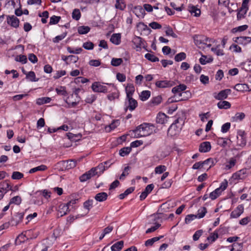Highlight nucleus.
<instances>
[{"instance_id":"20","label":"nucleus","mask_w":251,"mask_h":251,"mask_svg":"<svg viewBox=\"0 0 251 251\" xmlns=\"http://www.w3.org/2000/svg\"><path fill=\"white\" fill-rule=\"evenodd\" d=\"M234 89L238 91L241 92L249 91V87L246 84H237L235 85Z\"/></svg>"},{"instance_id":"22","label":"nucleus","mask_w":251,"mask_h":251,"mask_svg":"<svg viewBox=\"0 0 251 251\" xmlns=\"http://www.w3.org/2000/svg\"><path fill=\"white\" fill-rule=\"evenodd\" d=\"M187 88L186 85L184 84H179L172 89V93L174 94L181 92L182 91H185Z\"/></svg>"},{"instance_id":"10","label":"nucleus","mask_w":251,"mask_h":251,"mask_svg":"<svg viewBox=\"0 0 251 251\" xmlns=\"http://www.w3.org/2000/svg\"><path fill=\"white\" fill-rule=\"evenodd\" d=\"M244 135V131L240 130L238 132V135L237 136V144L240 146H243L246 145V140Z\"/></svg>"},{"instance_id":"52","label":"nucleus","mask_w":251,"mask_h":251,"mask_svg":"<svg viewBox=\"0 0 251 251\" xmlns=\"http://www.w3.org/2000/svg\"><path fill=\"white\" fill-rule=\"evenodd\" d=\"M189 11L192 13H194L196 17H198L201 14V10L199 9L196 8L195 6H193L190 7Z\"/></svg>"},{"instance_id":"5","label":"nucleus","mask_w":251,"mask_h":251,"mask_svg":"<svg viewBox=\"0 0 251 251\" xmlns=\"http://www.w3.org/2000/svg\"><path fill=\"white\" fill-rule=\"evenodd\" d=\"M92 90L95 92L107 93V89L106 86L102 85L99 82H94L91 86Z\"/></svg>"},{"instance_id":"43","label":"nucleus","mask_w":251,"mask_h":251,"mask_svg":"<svg viewBox=\"0 0 251 251\" xmlns=\"http://www.w3.org/2000/svg\"><path fill=\"white\" fill-rule=\"evenodd\" d=\"M165 33L167 36H171L174 38H177V35L173 31L172 28L170 26H167L166 27V30H165Z\"/></svg>"},{"instance_id":"56","label":"nucleus","mask_w":251,"mask_h":251,"mask_svg":"<svg viewBox=\"0 0 251 251\" xmlns=\"http://www.w3.org/2000/svg\"><path fill=\"white\" fill-rule=\"evenodd\" d=\"M94 47V44L91 42H86L83 44V47L87 50H91L93 49Z\"/></svg>"},{"instance_id":"51","label":"nucleus","mask_w":251,"mask_h":251,"mask_svg":"<svg viewBox=\"0 0 251 251\" xmlns=\"http://www.w3.org/2000/svg\"><path fill=\"white\" fill-rule=\"evenodd\" d=\"M93 202H94V201L93 200H89L84 202V203H83L84 207L85 208H86V209H87V210H88L87 213L90 210L91 207H92Z\"/></svg>"},{"instance_id":"9","label":"nucleus","mask_w":251,"mask_h":251,"mask_svg":"<svg viewBox=\"0 0 251 251\" xmlns=\"http://www.w3.org/2000/svg\"><path fill=\"white\" fill-rule=\"evenodd\" d=\"M154 188L153 184H151L147 186L144 191L141 193L140 196L141 201L145 200L149 194H150Z\"/></svg>"},{"instance_id":"46","label":"nucleus","mask_w":251,"mask_h":251,"mask_svg":"<svg viewBox=\"0 0 251 251\" xmlns=\"http://www.w3.org/2000/svg\"><path fill=\"white\" fill-rule=\"evenodd\" d=\"M123 62V59L122 58H113L111 60V64L113 66H119Z\"/></svg>"},{"instance_id":"54","label":"nucleus","mask_w":251,"mask_h":251,"mask_svg":"<svg viewBox=\"0 0 251 251\" xmlns=\"http://www.w3.org/2000/svg\"><path fill=\"white\" fill-rule=\"evenodd\" d=\"M61 17L59 16H56L53 15L50 18V25H55L57 24L60 21Z\"/></svg>"},{"instance_id":"31","label":"nucleus","mask_w":251,"mask_h":251,"mask_svg":"<svg viewBox=\"0 0 251 251\" xmlns=\"http://www.w3.org/2000/svg\"><path fill=\"white\" fill-rule=\"evenodd\" d=\"M163 236H160L159 237H155L151 239H148L145 242V245L146 246H151L154 242L158 241Z\"/></svg>"},{"instance_id":"30","label":"nucleus","mask_w":251,"mask_h":251,"mask_svg":"<svg viewBox=\"0 0 251 251\" xmlns=\"http://www.w3.org/2000/svg\"><path fill=\"white\" fill-rule=\"evenodd\" d=\"M134 190V187H129L123 193L121 194L119 196V199L120 200L124 199L126 196L129 194L131 193Z\"/></svg>"},{"instance_id":"64","label":"nucleus","mask_w":251,"mask_h":251,"mask_svg":"<svg viewBox=\"0 0 251 251\" xmlns=\"http://www.w3.org/2000/svg\"><path fill=\"white\" fill-rule=\"evenodd\" d=\"M197 218V215L194 214H189L186 216L185 218V223H189L191 221Z\"/></svg>"},{"instance_id":"48","label":"nucleus","mask_w":251,"mask_h":251,"mask_svg":"<svg viewBox=\"0 0 251 251\" xmlns=\"http://www.w3.org/2000/svg\"><path fill=\"white\" fill-rule=\"evenodd\" d=\"M26 78L31 81H37L38 80V79H36L35 74L32 71H30L26 74Z\"/></svg>"},{"instance_id":"32","label":"nucleus","mask_w":251,"mask_h":251,"mask_svg":"<svg viewBox=\"0 0 251 251\" xmlns=\"http://www.w3.org/2000/svg\"><path fill=\"white\" fill-rule=\"evenodd\" d=\"M96 174H83L79 177L81 182H84L94 176Z\"/></svg>"},{"instance_id":"61","label":"nucleus","mask_w":251,"mask_h":251,"mask_svg":"<svg viewBox=\"0 0 251 251\" xmlns=\"http://www.w3.org/2000/svg\"><path fill=\"white\" fill-rule=\"evenodd\" d=\"M203 231L202 229L197 230L193 235V238L194 241H197L202 235Z\"/></svg>"},{"instance_id":"33","label":"nucleus","mask_w":251,"mask_h":251,"mask_svg":"<svg viewBox=\"0 0 251 251\" xmlns=\"http://www.w3.org/2000/svg\"><path fill=\"white\" fill-rule=\"evenodd\" d=\"M50 192H48L47 190H44L43 191H39L35 193V194L38 196L43 195L46 199H48L50 197Z\"/></svg>"},{"instance_id":"12","label":"nucleus","mask_w":251,"mask_h":251,"mask_svg":"<svg viewBox=\"0 0 251 251\" xmlns=\"http://www.w3.org/2000/svg\"><path fill=\"white\" fill-rule=\"evenodd\" d=\"M126 99L128 101V106L126 108V110H127V108L130 111H133L137 106L138 103L137 101L132 98V97L126 98Z\"/></svg>"},{"instance_id":"1","label":"nucleus","mask_w":251,"mask_h":251,"mask_svg":"<svg viewBox=\"0 0 251 251\" xmlns=\"http://www.w3.org/2000/svg\"><path fill=\"white\" fill-rule=\"evenodd\" d=\"M184 122L183 118H177L169 128L168 134L171 136L177 135L181 131Z\"/></svg>"},{"instance_id":"41","label":"nucleus","mask_w":251,"mask_h":251,"mask_svg":"<svg viewBox=\"0 0 251 251\" xmlns=\"http://www.w3.org/2000/svg\"><path fill=\"white\" fill-rule=\"evenodd\" d=\"M162 100V97L161 96H158L152 98L151 101V103L153 105H157L161 102Z\"/></svg>"},{"instance_id":"3","label":"nucleus","mask_w":251,"mask_h":251,"mask_svg":"<svg viewBox=\"0 0 251 251\" xmlns=\"http://www.w3.org/2000/svg\"><path fill=\"white\" fill-rule=\"evenodd\" d=\"M76 162L75 160H71L59 162L57 164V168L59 171H68L70 169L75 167Z\"/></svg>"},{"instance_id":"35","label":"nucleus","mask_w":251,"mask_h":251,"mask_svg":"<svg viewBox=\"0 0 251 251\" xmlns=\"http://www.w3.org/2000/svg\"><path fill=\"white\" fill-rule=\"evenodd\" d=\"M131 151V148L130 147H124L121 149L119 151V154L122 156H124L127 155Z\"/></svg>"},{"instance_id":"8","label":"nucleus","mask_w":251,"mask_h":251,"mask_svg":"<svg viewBox=\"0 0 251 251\" xmlns=\"http://www.w3.org/2000/svg\"><path fill=\"white\" fill-rule=\"evenodd\" d=\"M231 93V90L229 89H225L221 91L216 96L215 98L219 100H223L227 98L228 95Z\"/></svg>"},{"instance_id":"45","label":"nucleus","mask_w":251,"mask_h":251,"mask_svg":"<svg viewBox=\"0 0 251 251\" xmlns=\"http://www.w3.org/2000/svg\"><path fill=\"white\" fill-rule=\"evenodd\" d=\"M15 60L17 62H20L22 64H25L27 62V58L26 56L25 55H20L17 56Z\"/></svg>"},{"instance_id":"4","label":"nucleus","mask_w":251,"mask_h":251,"mask_svg":"<svg viewBox=\"0 0 251 251\" xmlns=\"http://www.w3.org/2000/svg\"><path fill=\"white\" fill-rule=\"evenodd\" d=\"M217 161L216 159L209 158L202 162L201 171L207 172L217 163Z\"/></svg>"},{"instance_id":"6","label":"nucleus","mask_w":251,"mask_h":251,"mask_svg":"<svg viewBox=\"0 0 251 251\" xmlns=\"http://www.w3.org/2000/svg\"><path fill=\"white\" fill-rule=\"evenodd\" d=\"M175 85V82L171 80H159L155 82L156 86L160 88H169Z\"/></svg>"},{"instance_id":"29","label":"nucleus","mask_w":251,"mask_h":251,"mask_svg":"<svg viewBox=\"0 0 251 251\" xmlns=\"http://www.w3.org/2000/svg\"><path fill=\"white\" fill-rule=\"evenodd\" d=\"M90 30V28L88 26H80L77 28V31L80 34H84L87 33Z\"/></svg>"},{"instance_id":"17","label":"nucleus","mask_w":251,"mask_h":251,"mask_svg":"<svg viewBox=\"0 0 251 251\" xmlns=\"http://www.w3.org/2000/svg\"><path fill=\"white\" fill-rule=\"evenodd\" d=\"M121 36L120 33H114L111 36L110 40L112 43L118 45L121 43Z\"/></svg>"},{"instance_id":"50","label":"nucleus","mask_w":251,"mask_h":251,"mask_svg":"<svg viewBox=\"0 0 251 251\" xmlns=\"http://www.w3.org/2000/svg\"><path fill=\"white\" fill-rule=\"evenodd\" d=\"M68 61L67 62V65L70 64L71 63H75L78 60V57L77 56L73 55L68 56Z\"/></svg>"},{"instance_id":"18","label":"nucleus","mask_w":251,"mask_h":251,"mask_svg":"<svg viewBox=\"0 0 251 251\" xmlns=\"http://www.w3.org/2000/svg\"><path fill=\"white\" fill-rule=\"evenodd\" d=\"M132 42L135 45L136 50H139L142 45V39L140 37L136 36L133 38Z\"/></svg>"},{"instance_id":"2","label":"nucleus","mask_w":251,"mask_h":251,"mask_svg":"<svg viewBox=\"0 0 251 251\" xmlns=\"http://www.w3.org/2000/svg\"><path fill=\"white\" fill-rule=\"evenodd\" d=\"M149 125V124L144 123L136 127L135 129L132 130L134 133V137L138 138L150 135L151 132Z\"/></svg>"},{"instance_id":"28","label":"nucleus","mask_w":251,"mask_h":251,"mask_svg":"<svg viewBox=\"0 0 251 251\" xmlns=\"http://www.w3.org/2000/svg\"><path fill=\"white\" fill-rule=\"evenodd\" d=\"M222 190L220 188H217L209 195V197L212 200L216 199L222 193Z\"/></svg>"},{"instance_id":"63","label":"nucleus","mask_w":251,"mask_h":251,"mask_svg":"<svg viewBox=\"0 0 251 251\" xmlns=\"http://www.w3.org/2000/svg\"><path fill=\"white\" fill-rule=\"evenodd\" d=\"M166 171V167L164 165H159L155 168V173H163Z\"/></svg>"},{"instance_id":"19","label":"nucleus","mask_w":251,"mask_h":251,"mask_svg":"<svg viewBox=\"0 0 251 251\" xmlns=\"http://www.w3.org/2000/svg\"><path fill=\"white\" fill-rule=\"evenodd\" d=\"M108 195L105 192H100L97 194L95 197V199L97 201L101 202L105 201L107 199Z\"/></svg>"},{"instance_id":"14","label":"nucleus","mask_w":251,"mask_h":251,"mask_svg":"<svg viewBox=\"0 0 251 251\" xmlns=\"http://www.w3.org/2000/svg\"><path fill=\"white\" fill-rule=\"evenodd\" d=\"M69 211V206L66 204H61L59 206L58 216L60 214V217H62L67 214Z\"/></svg>"},{"instance_id":"47","label":"nucleus","mask_w":251,"mask_h":251,"mask_svg":"<svg viewBox=\"0 0 251 251\" xmlns=\"http://www.w3.org/2000/svg\"><path fill=\"white\" fill-rule=\"evenodd\" d=\"M207 212L206 208L204 207H202L198 211L197 217L199 218H203Z\"/></svg>"},{"instance_id":"40","label":"nucleus","mask_w":251,"mask_h":251,"mask_svg":"<svg viewBox=\"0 0 251 251\" xmlns=\"http://www.w3.org/2000/svg\"><path fill=\"white\" fill-rule=\"evenodd\" d=\"M107 164V162H105L104 164L100 163L97 167H96V169L97 171L96 173H102L104 171L106 170V168H107V166H105V165Z\"/></svg>"},{"instance_id":"21","label":"nucleus","mask_w":251,"mask_h":251,"mask_svg":"<svg viewBox=\"0 0 251 251\" xmlns=\"http://www.w3.org/2000/svg\"><path fill=\"white\" fill-rule=\"evenodd\" d=\"M133 12L138 17L144 16L145 14V10L141 6H135Z\"/></svg>"},{"instance_id":"25","label":"nucleus","mask_w":251,"mask_h":251,"mask_svg":"<svg viewBox=\"0 0 251 251\" xmlns=\"http://www.w3.org/2000/svg\"><path fill=\"white\" fill-rule=\"evenodd\" d=\"M217 106L219 109H228L230 107L231 104L230 103L227 101H220L218 104Z\"/></svg>"},{"instance_id":"13","label":"nucleus","mask_w":251,"mask_h":251,"mask_svg":"<svg viewBox=\"0 0 251 251\" xmlns=\"http://www.w3.org/2000/svg\"><path fill=\"white\" fill-rule=\"evenodd\" d=\"M211 147L210 142H204L200 145L199 151L201 152H206L211 150Z\"/></svg>"},{"instance_id":"36","label":"nucleus","mask_w":251,"mask_h":251,"mask_svg":"<svg viewBox=\"0 0 251 251\" xmlns=\"http://www.w3.org/2000/svg\"><path fill=\"white\" fill-rule=\"evenodd\" d=\"M145 57L148 60L155 62L159 61V58L154 55L148 53L145 54Z\"/></svg>"},{"instance_id":"15","label":"nucleus","mask_w":251,"mask_h":251,"mask_svg":"<svg viewBox=\"0 0 251 251\" xmlns=\"http://www.w3.org/2000/svg\"><path fill=\"white\" fill-rule=\"evenodd\" d=\"M167 118L168 117L164 113H159L157 115L156 121L157 123L163 124L167 121Z\"/></svg>"},{"instance_id":"37","label":"nucleus","mask_w":251,"mask_h":251,"mask_svg":"<svg viewBox=\"0 0 251 251\" xmlns=\"http://www.w3.org/2000/svg\"><path fill=\"white\" fill-rule=\"evenodd\" d=\"M115 7L121 10H124L126 8V4L124 0H116Z\"/></svg>"},{"instance_id":"26","label":"nucleus","mask_w":251,"mask_h":251,"mask_svg":"<svg viewBox=\"0 0 251 251\" xmlns=\"http://www.w3.org/2000/svg\"><path fill=\"white\" fill-rule=\"evenodd\" d=\"M245 117V115L244 113H237L234 116L231 118V121L232 122H238L242 121Z\"/></svg>"},{"instance_id":"62","label":"nucleus","mask_w":251,"mask_h":251,"mask_svg":"<svg viewBox=\"0 0 251 251\" xmlns=\"http://www.w3.org/2000/svg\"><path fill=\"white\" fill-rule=\"evenodd\" d=\"M56 92L58 95H61L63 96H67V92L65 89L64 87H61L60 89L56 88Z\"/></svg>"},{"instance_id":"7","label":"nucleus","mask_w":251,"mask_h":251,"mask_svg":"<svg viewBox=\"0 0 251 251\" xmlns=\"http://www.w3.org/2000/svg\"><path fill=\"white\" fill-rule=\"evenodd\" d=\"M7 24L11 26L17 28L19 26V20L14 15L8 16L7 17Z\"/></svg>"},{"instance_id":"59","label":"nucleus","mask_w":251,"mask_h":251,"mask_svg":"<svg viewBox=\"0 0 251 251\" xmlns=\"http://www.w3.org/2000/svg\"><path fill=\"white\" fill-rule=\"evenodd\" d=\"M230 127V123H226L224 124L221 127V131L223 133L227 132Z\"/></svg>"},{"instance_id":"39","label":"nucleus","mask_w":251,"mask_h":251,"mask_svg":"<svg viewBox=\"0 0 251 251\" xmlns=\"http://www.w3.org/2000/svg\"><path fill=\"white\" fill-rule=\"evenodd\" d=\"M199 61L201 64L205 65L206 63L211 62L213 61V58L212 57H209L207 59L206 56L202 55Z\"/></svg>"},{"instance_id":"53","label":"nucleus","mask_w":251,"mask_h":251,"mask_svg":"<svg viewBox=\"0 0 251 251\" xmlns=\"http://www.w3.org/2000/svg\"><path fill=\"white\" fill-rule=\"evenodd\" d=\"M220 45L217 46L216 48H212L211 50L213 51L217 55H223V50L219 49Z\"/></svg>"},{"instance_id":"34","label":"nucleus","mask_w":251,"mask_h":251,"mask_svg":"<svg viewBox=\"0 0 251 251\" xmlns=\"http://www.w3.org/2000/svg\"><path fill=\"white\" fill-rule=\"evenodd\" d=\"M47 169L46 165H42L36 167L32 169H31L28 173H35L37 171H45Z\"/></svg>"},{"instance_id":"55","label":"nucleus","mask_w":251,"mask_h":251,"mask_svg":"<svg viewBox=\"0 0 251 251\" xmlns=\"http://www.w3.org/2000/svg\"><path fill=\"white\" fill-rule=\"evenodd\" d=\"M236 163V159L234 158H231L229 161L226 165V170L230 169L233 167Z\"/></svg>"},{"instance_id":"24","label":"nucleus","mask_w":251,"mask_h":251,"mask_svg":"<svg viewBox=\"0 0 251 251\" xmlns=\"http://www.w3.org/2000/svg\"><path fill=\"white\" fill-rule=\"evenodd\" d=\"M124 246L123 241H119L114 244L111 248L112 251H120Z\"/></svg>"},{"instance_id":"58","label":"nucleus","mask_w":251,"mask_h":251,"mask_svg":"<svg viewBox=\"0 0 251 251\" xmlns=\"http://www.w3.org/2000/svg\"><path fill=\"white\" fill-rule=\"evenodd\" d=\"M67 35L66 32L63 33L61 35L56 36L53 39V42L54 43H58L60 41L64 39Z\"/></svg>"},{"instance_id":"11","label":"nucleus","mask_w":251,"mask_h":251,"mask_svg":"<svg viewBox=\"0 0 251 251\" xmlns=\"http://www.w3.org/2000/svg\"><path fill=\"white\" fill-rule=\"evenodd\" d=\"M243 210L244 207L243 205H239V206H238L236 209H235L231 213V218H236L239 217L241 215V214L243 212Z\"/></svg>"},{"instance_id":"27","label":"nucleus","mask_w":251,"mask_h":251,"mask_svg":"<svg viewBox=\"0 0 251 251\" xmlns=\"http://www.w3.org/2000/svg\"><path fill=\"white\" fill-rule=\"evenodd\" d=\"M151 96V92L148 90L143 91L140 95V98L141 100L145 101Z\"/></svg>"},{"instance_id":"38","label":"nucleus","mask_w":251,"mask_h":251,"mask_svg":"<svg viewBox=\"0 0 251 251\" xmlns=\"http://www.w3.org/2000/svg\"><path fill=\"white\" fill-rule=\"evenodd\" d=\"M120 124L119 120H114L109 125L108 127H106V130L110 132L111 130L115 129Z\"/></svg>"},{"instance_id":"49","label":"nucleus","mask_w":251,"mask_h":251,"mask_svg":"<svg viewBox=\"0 0 251 251\" xmlns=\"http://www.w3.org/2000/svg\"><path fill=\"white\" fill-rule=\"evenodd\" d=\"M51 100V99L50 98H42L38 99L37 100V104L38 105H42L44 103H49Z\"/></svg>"},{"instance_id":"16","label":"nucleus","mask_w":251,"mask_h":251,"mask_svg":"<svg viewBox=\"0 0 251 251\" xmlns=\"http://www.w3.org/2000/svg\"><path fill=\"white\" fill-rule=\"evenodd\" d=\"M126 98L132 97L135 92V88L132 84H128L126 87Z\"/></svg>"},{"instance_id":"57","label":"nucleus","mask_w":251,"mask_h":251,"mask_svg":"<svg viewBox=\"0 0 251 251\" xmlns=\"http://www.w3.org/2000/svg\"><path fill=\"white\" fill-rule=\"evenodd\" d=\"M22 200L20 197L17 196L12 198L10 201V203H15L16 204H20Z\"/></svg>"},{"instance_id":"23","label":"nucleus","mask_w":251,"mask_h":251,"mask_svg":"<svg viewBox=\"0 0 251 251\" xmlns=\"http://www.w3.org/2000/svg\"><path fill=\"white\" fill-rule=\"evenodd\" d=\"M251 41V38L249 37L246 36H240L236 38V42L242 44H246L248 43H250Z\"/></svg>"},{"instance_id":"44","label":"nucleus","mask_w":251,"mask_h":251,"mask_svg":"<svg viewBox=\"0 0 251 251\" xmlns=\"http://www.w3.org/2000/svg\"><path fill=\"white\" fill-rule=\"evenodd\" d=\"M81 16L80 10L78 9H75L72 13V18L76 21L79 20Z\"/></svg>"},{"instance_id":"60","label":"nucleus","mask_w":251,"mask_h":251,"mask_svg":"<svg viewBox=\"0 0 251 251\" xmlns=\"http://www.w3.org/2000/svg\"><path fill=\"white\" fill-rule=\"evenodd\" d=\"M247 10L240 9L237 13V19L238 20L244 17V15L246 14Z\"/></svg>"},{"instance_id":"42","label":"nucleus","mask_w":251,"mask_h":251,"mask_svg":"<svg viewBox=\"0 0 251 251\" xmlns=\"http://www.w3.org/2000/svg\"><path fill=\"white\" fill-rule=\"evenodd\" d=\"M186 57L185 53L181 52L177 54L175 57V60L176 62H179L184 60Z\"/></svg>"}]
</instances>
